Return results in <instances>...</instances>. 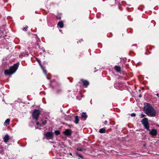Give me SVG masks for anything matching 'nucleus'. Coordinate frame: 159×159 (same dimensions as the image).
Segmentation results:
<instances>
[{
	"instance_id": "1",
	"label": "nucleus",
	"mask_w": 159,
	"mask_h": 159,
	"mask_svg": "<svg viewBox=\"0 0 159 159\" xmlns=\"http://www.w3.org/2000/svg\"><path fill=\"white\" fill-rule=\"evenodd\" d=\"M145 106L143 107V111L144 113L148 116L154 117L156 116L157 113L156 111L153 107L150 104L145 103Z\"/></svg>"
},
{
	"instance_id": "2",
	"label": "nucleus",
	"mask_w": 159,
	"mask_h": 159,
	"mask_svg": "<svg viewBox=\"0 0 159 159\" xmlns=\"http://www.w3.org/2000/svg\"><path fill=\"white\" fill-rule=\"evenodd\" d=\"M19 66V62L14 64L13 66L10 67L9 69L4 70V74L5 75H10L15 73Z\"/></svg>"
},
{
	"instance_id": "3",
	"label": "nucleus",
	"mask_w": 159,
	"mask_h": 159,
	"mask_svg": "<svg viewBox=\"0 0 159 159\" xmlns=\"http://www.w3.org/2000/svg\"><path fill=\"white\" fill-rule=\"evenodd\" d=\"M141 122L144 128L147 131H150V125L148 119L147 118H144L141 120Z\"/></svg>"
},
{
	"instance_id": "4",
	"label": "nucleus",
	"mask_w": 159,
	"mask_h": 159,
	"mask_svg": "<svg viewBox=\"0 0 159 159\" xmlns=\"http://www.w3.org/2000/svg\"><path fill=\"white\" fill-rule=\"evenodd\" d=\"M41 114V111L39 109H34L32 114V116L33 119L38 121L39 117Z\"/></svg>"
},
{
	"instance_id": "5",
	"label": "nucleus",
	"mask_w": 159,
	"mask_h": 159,
	"mask_svg": "<svg viewBox=\"0 0 159 159\" xmlns=\"http://www.w3.org/2000/svg\"><path fill=\"white\" fill-rule=\"evenodd\" d=\"M149 134L152 137H154L156 136L157 134V130L156 129H152L151 130L150 129Z\"/></svg>"
},
{
	"instance_id": "6",
	"label": "nucleus",
	"mask_w": 159,
	"mask_h": 159,
	"mask_svg": "<svg viewBox=\"0 0 159 159\" xmlns=\"http://www.w3.org/2000/svg\"><path fill=\"white\" fill-rule=\"evenodd\" d=\"M53 133L52 132H48L45 134V136L47 139L49 140L52 139L53 137Z\"/></svg>"
},
{
	"instance_id": "7",
	"label": "nucleus",
	"mask_w": 159,
	"mask_h": 159,
	"mask_svg": "<svg viewBox=\"0 0 159 159\" xmlns=\"http://www.w3.org/2000/svg\"><path fill=\"white\" fill-rule=\"evenodd\" d=\"M63 133L66 136L69 137L72 134V131L70 129H67L63 132Z\"/></svg>"
},
{
	"instance_id": "8",
	"label": "nucleus",
	"mask_w": 159,
	"mask_h": 159,
	"mask_svg": "<svg viewBox=\"0 0 159 159\" xmlns=\"http://www.w3.org/2000/svg\"><path fill=\"white\" fill-rule=\"evenodd\" d=\"M36 61L38 62L39 64V65L41 68L43 70L44 73L46 75H47V71L44 68L43 66L42 65L41 63V62L40 60L38 58H36Z\"/></svg>"
},
{
	"instance_id": "9",
	"label": "nucleus",
	"mask_w": 159,
	"mask_h": 159,
	"mask_svg": "<svg viewBox=\"0 0 159 159\" xmlns=\"http://www.w3.org/2000/svg\"><path fill=\"white\" fill-rule=\"evenodd\" d=\"M146 151V153L144 154H141V155H142L143 156H148V154H155L156 155L157 154L153 152L152 151H151V150H145Z\"/></svg>"
},
{
	"instance_id": "10",
	"label": "nucleus",
	"mask_w": 159,
	"mask_h": 159,
	"mask_svg": "<svg viewBox=\"0 0 159 159\" xmlns=\"http://www.w3.org/2000/svg\"><path fill=\"white\" fill-rule=\"evenodd\" d=\"M79 151H82L83 150L84 152V153L89 155H92V150H78Z\"/></svg>"
},
{
	"instance_id": "11",
	"label": "nucleus",
	"mask_w": 159,
	"mask_h": 159,
	"mask_svg": "<svg viewBox=\"0 0 159 159\" xmlns=\"http://www.w3.org/2000/svg\"><path fill=\"white\" fill-rule=\"evenodd\" d=\"M81 81L83 83V86H84L87 87L89 84V82L87 80H85L82 79L81 80Z\"/></svg>"
},
{
	"instance_id": "12",
	"label": "nucleus",
	"mask_w": 159,
	"mask_h": 159,
	"mask_svg": "<svg viewBox=\"0 0 159 159\" xmlns=\"http://www.w3.org/2000/svg\"><path fill=\"white\" fill-rule=\"evenodd\" d=\"M76 155L78 157V159H83L84 157L82 155L80 152H76L75 153Z\"/></svg>"
},
{
	"instance_id": "13",
	"label": "nucleus",
	"mask_w": 159,
	"mask_h": 159,
	"mask_svg": "<svg viewBox=\"0 0 159 159\" xmlns=\"http://www.w3.org/2000/svg\"><path fill=\"white\" fill-rule=\"evenodd\" d=\"M9 139V136L8 134H7L5 135L3 138L4 142L6 143H7Z\"/></svg>"
},
{
	"instance_id": "14",
	"label": "nucleus",
	"mask_w": 159,
	"mask_h": 159,
	"mask_svg": "<svg viewBox=\"0 0 159 159\" xmlns=\"http://www.w3.org/2000/svg\"><path fill=\"white\" fill-rule=\"evenodd\" d=\"M120 69L121 68L119 66H116L114 67V69L117 72L120 73Z\"/></svg>"
},
{
	"instance_id": "15",
	"label": "nucleus",
	"mask_w": 159,
	"mask_h": 159,
	"mask_svg": "<svg viewBox=\"0 0 159 159\" xmlns=\"http://www.w3.org/2000/svg\"><path fill=\"white\" fill-rule=\"evenodd\" d=\"M81 117L82 118H84L85 120H86L88 117V116L85 112H83L81 115Z\"/></svg>"
},
{
	"instance_id": "16",
	"label": "nucleus",
	"mask_w": 159,
	"mask_h": 159,
	"mask_svg": "<svg viewBox=\"0 0 159 159\" xmlns=\"http://www.w3.org/2000/svg\"><path fill=\"white\" fill-rule=\"evenodd\" d=\"M57 25L60 28H62L64 26V24L63 22L62 21H59L57 24Z\"/></svg>"
},
{
	"instance_id": "17",
	"label": "nucleus",
	"mask_w": 159,
	"mask_h": 159,
	"mask_svg": "<svg viewBox=\"0 0 159 159\" xmlns=\"http://www.w3.org/2000/svg\"><path fill=\"white\" fill-rule=\"evenodd\" d=\"M79 117L78 116H75V120L74 122L76 124L79 123Z\"/></svg>"
},
{
	"instance_id": "18",
	"label": "nucleus",
	"mask_w": 159,
	"mask_h": 159,
	"mask_svg": "<svg viewBox=\"0 0 159 159\" xmlns=\"http://www.w3.org/2000/svg\"><path fill=\"white\" fill-rule=\"evenodd\" d=\"M99 132L100 133H104L106 132V129L105 128H102L100 129L99 130Z\"/></svg>"
},
{
	"instance_id": "19",
	"label": "nucleus",
	"mask_w": 159,
	"mask_h": 159,
	"mask_svg": "<svg viewBox=\"0 0 159 159\" xmlns=\"http://www.w3.org/2000/svg\"><path fill=\"white\" fill-rule=\"evenodd\" d=\"M10 121V119H7L5 120V122L4 123V124L6 125H7L9 124Z\"/></svg>"
},
{
	"instance_id": "20",
	"label": "nucleus",
	"mask_w": 159,
	"mask_h": 159,
	"mask_svg": "<svg viewBox=\"0 0 159 159\" xmlns=\"http://www.w3.org/2000/svg\"><path fill=\"white\" fill-rule=\"evenodd\" d=\"M57 19L58 20H60L61 18V15L60 14H58L56 16Z\"/></svg>"
},
{
	"instance_id": "21",
	"label": "nucleus",
	"mask_w": 159,
	"mask_h": 159,
	"mask_svg": "<svg viewBox=\"0 0 159 159\" xmlns=\"http://www.w3.org/2000/svg\"><path fill=\"white\" fill-rule=\"evenodd\" d=\"M54 133L56 135H58L60 134V132L59 130H56Z\"/></svg>"
},
{
	"instance_id": "22",
	"label": "nucleus",
	"mask_w": 159,
	"mask_h": 159,
	"mask_svg": "<svg viewBox=\"0 0 159 159\" xmlns=\"http://www.w3.org/2000/svg\"><path fill=\"white\" fill-rule=\"evenodd\" d=\"M61 91H62V90L60 89H57V94L60 93H61Z\"/></svg>"
},
{
	"instance_id": "23",
	"label": "nucleus",
	"mask_w": 159,
	"mask_h": 159,
	"mask_svg": "<svg viewBox=\"0 0 159 159\" xmlns=\"http://www.w3.org/2000/svg\"><path fill=\"white\" fill-rule=\"evenodd\" d=\"M47 123V121L46 120H45L43 121L42 122V126L43 125H45Z\"/></svg>"
},
{
	"instance_id": "24",
	"label": "nucleus",
	"mask_w": 159,
	"mask_h": 159,
	"mask_svg": "<svg viewBox=\"0 0 159 159\" xmlns=\"http://www.w3.org/2000/svg\"><path fill=\"white\" fill-rule=\"evenodd\" d=\"M28 28V26H26L25 27H24L23 28V29H22V30H23V31H25L26 30V29H27Z\"/></svg>"
},
{
	"instance_id": "25",
	"label": "nucleus",
	"mask_w": 159,
	"mask_h": 159,
	"mask_svg": "<svg viewBox=\"0 0 159 159\" xmlns=\"http://www.w3.org/2000/svg\"><path fill=\"white\" fill-rule=\"evenodd\" d=\"M36 125H39L40 126H42V125L41 124H40V123L39 122H37L36 123Z\"/></svg>"
},
{
	"instance_id": "26",
	"label": "nucleus",
	"mask_w": 159,
	"mask_h": 159,
	"mask_svg": "<svg viewBox=\"0 0 159 159\" xmlns=\"http://www.w3.org/2000/svg\"><path fill=\"white\" fill-rule=\"evenodd\" d=\"M131 116L133 117L135 116L136 114L135 113H132L131 114Z\"/></svg>"
},
{
	"instance_id": "27",
	"label": "nucleus",
	"mask_w": 159,
	"mask_h": 159,
	"mask_svg": "<svg viewBox=\"0 0 159 159\" xmlns=\"http://www.w3.org/2000/svg\"><path fill=\"white\" fill-rule=\"evenodd\" d=\"M141 118H142L146 116L144 114H141Z\"/></svg>"
},
{
	"instance_id": "28",
	"label": "nucleus",
	"mask_w": 159,
	"mask_h": 159,
	"mask_svg": "<svg viewBox=\"0 0 159 159\" xmlns=\"http://www.w3.org/2000/svg\"><path fill=\"white\" fill-rule=\"evenodd\" d=\"M36 45L37 46V47H38L39 48H40V46L39 45V43H36Z\"/></svg>"
},
{
	"instance_id": "29",
	"label": "nucleus",
	"mask_w": 159,
	"mask_h": 159,
	"mask_svg": "<svg viewBox=\"0 0 159 159\" xmlns=\"http://www.w3.org/2000/svg\"><path fill=\"white\" fill-rule=\"evenodd\" d=\"M50 86L52 87V88L53 89H54V88H55V87L54 86H53L52 85V84H51V81L50 82Z\"/></svg>"
},
{
	"instance_id": "30",
	"label": "nucleus",
	"mask_w": 159,
	"mask_h": 159,
	"mask_svg": "<svg viewBox=\"0 0 159 159\" xmlns=\"http://www.w3.org/2000/svg\"><path fill=\"white\" fill-rule=\"evenodd\" d=\"M43 63L45 65H47L48 64L47 62L45 61H44Z\"/></svg>"
},
{
	"instance_id": "31",
	"label": "nucleus",
	"mask_w": 159,
	"mask_h": 159,
	"mask_svg": "<svg viewBox=\"0 0 159 159\" xmlns=\"http://www.w3.org/2000/svg\"><path fill=\"white\" fill-rule=\"evenodd\" d=\"M104 123L105 125H106L107 123V120H105L104 122Z\"/></svg>"
},
{
	"instance_id": "32",
	"label": "nucleus",
	"mask_w": 159,
	"mask_h": 159,
	"mask_svg": "<svg viewBox=\"0 0 159 159\" xmlns=\"http://www.w3.org/2000/svg\"><path fill=\"white\" fill-rule=\"evenodd\" d=\"M0 153L3 154V150H0Z\"/></svg>"
},
{
	"instance_id": "33",
	"label": "nucleus",
	"mask_w": 159,
	"mask_h": 159,
	"mask_svg": "<svg viewBox=\"0 0 159 159\" xmlns=\"http://www.w3.org/2000/svg\"><path fill=\"white\" fill-rule=\"evenodd\" d=\"M140 150L141 151V152H144V150L141 149Z\"/></svg>"
},
{
	"instance_id": "34",
	"label": "nucleus",
	"mask_w": 159,
	"mask_h": 159,
	"mask_svg": "<svg viewBox=\"0 0 159 159\" xmlns=\"http://www.w3.org/2000/svg\"><path fill=\"white\" fill-rule=\"evenodd\" d=\"M139 97L141 98L142 97V95L141 94L139 95Z\"/></svg>"
},
{
	"instance_id": "35",
	"label": "nucleus",
	"mask_w": 159,
	"mask_h": 159,
	"mask_svg": "<svg viewBox=\"0 0 159 159\" xmlns=\"http://www.w3.org/2000/svg\"><path fill=\"white\" fill-rule=\"evenodd\" d=\"M156 95H157V96L158 98H159V94H158V93H157V94H156Z\"/></svg>"
},
{
	"instance_id": "36",
	"label": "nucleus",
	"mask_w": 159,
	"mask_h": 159,
	"mask_svg": "<svg viewBox=\"0 0 159 159\" xmlns=\"http://www.w3.org/2000/svg\"><path fill=\"white\" fill-rule=\"evenodd\" d=\"M70 155H72V153H70Z\"/></svg>"
},
{
	"instance_id": "37",
	"label": "nucleus",
	"mask_w": 159,
	"mask_h": 159,
	"mask_svg": "<svg viewBox=\"0 0 159 159\" xmlns=\"http://www.w3.org/2000/svg\"><path fill=\"white\" fill-rule=\"evenodd\" d=\"M77 149H82L81 148H77Z\"/></svg>"
}]
</instances>
